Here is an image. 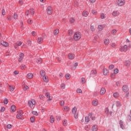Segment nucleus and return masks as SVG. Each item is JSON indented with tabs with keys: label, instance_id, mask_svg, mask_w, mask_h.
<instances>
[{
	"label": "nucleus",
	"instance_id": "nucleus-41",
	"mask_svg": "<svg viewBox=\"0 0 131 131\" xmlns=\"http://www.w3.org/2000/svg\"><path fill=\"white\" fill-rule=\"evenodd\" d=\"M91 74H93V75H95L97 74V71L93 70L91 71Z\"/></svg>",
	"mask_w": 131,
	"mask_h": 131
},
{
	"label": "nucleus",
	"instance_id": "nucleus-44",
	"mask_svg": "<svg viewBox=\"0 0 131 131\" xmlns=\"http://www.w3.org/2000/svg\"><path fill=\"white\" fill-rule=\"evenodd\" d=\"M81 83L83 84V83H85V79L83 77L81 78Z\"/></svg>",
	"mask_w": 131,
	"mask_h": 131
},
{
	"label": "nucleus",
	"instance_id": "nucleus-29",
	"mask_svg": "<svg viewBox=\"0 0 131 131\" xmlns=\"http://www.w3.org/2000/svg\"><path fill=\"white\" fill-rule=\"evenodd\" d=\"M70 21L71 24H74V23L75 22V19L73 17H71L70 19Z\"/></svg>",
	"mask_w": 131,
	"mask_h": 131
},
{
	"label": "nucleus",
	"instance_id": "nucleus-18",
	"mask_svg": "<svg viewBox=\"0 0 131 131\" xmlns=\"http://www.w3.org/2000/svg\"><path fill=\"white\" fill-rule=\"evenodd\" d=\"M103 74L104 75H108L109 74V71L107 69H103Z\"/></svg>",
	"mask_w": 131,
	"mask_h": 131
},
{
	"label": "nucleus",
	"instance_id": "nucleus-1",
	"mask_svg": "<svg viewBox=\"0 0 131 131\" xmlns=\"http://www.w3.org/2000/svg\"><path fill=\"white\" fill-rule=\"evenodd\" d=\"M81 38V33L79 32H76L74 34L73 39L75 41H77Z\"/></svg>",
	"mask_w": 131,
	"mask_h": 131
},
{
	"label": "nucleus",
	"instance_id": "nucleus-9",
	"mask_svg": "<svg viewBox=\"0 0 131 131\" xmlns=\"http://www.w3.org/2000/svg\"><path fill=\"white\" fill-rule=\"evenodd\" d=\"M22 45V42L21 41H19L17 42L15 45H14V48L16 50L18 49V47H20Z\"/></svg>",
	"mask_w": 131,
	"mask_h": 131
},
{
	"label": "nucleus",
	"instance_id": "nucleus-3",
	"mask_svg": "<svg viewBox=\"0 0 131 131\" xmlns=\"http://www.w3.org/2000/svg\"><path fill=\"white\" fill-rule=\"evenodd\" d=\"M22 116H23V112L21 110L18 111L16 118H17V119H23Z\"/></svg>",
	"mask_w": 131,
	"mask_h": 131
},
{
	"label": "nucleus",
	"instance_id": "nucleus-52",
	"mask_svg": "<svg viewBox=\"0 0 131 131\" xmlns=\"http://www.w3.org/2000/svg\"><path fill=\"white\" fill-rule=\"evenodd\" d=\"M10 92H13L14 90H15V87H13L12 86H9Z\"/></svg>",
	"mask_w": 131,
	"mask_h": 131
},
{
	"label": "nucleus",
	"instance_id": "nucleus-33",
	"mask_svg": "<svg viewBox=\"0 0 131 131\" xmlns=\"http://www.w3.org/2000/svg\"><path fill=\"white\" fill-rule=\"evenodd\" d=\"M68 123V122L67 120H64L62 122V123H63V125H64V126H67Z\"/></svg>",
	"mask_w": 131,
	"mask_h": 131
},
{
	"label": "nucleus",
	"instance_id": "nucleus-19",
	"mask_svg": "<svg viewBox=\"0 0 131 131\" xmlns=\"http://www.w3.org/2000/svg\"><path fill=\"white\" fill-rule=\"evenodd\" d=\"M125 66H126L127 67H128L130 66V61L129 60H126L124 62Z\"/></svg>",
	"mask_w": 131,
	"mask_h": 131
},
{
	"label": "nucleus",
	"instance_id": "nucleus-45",
	"mask_svg": "<svg viewBox=\"0 0 131 131\" xmlns=\"http://www.w3.org/2000/svg\"><path fill=\"white\" fill-rule=\"evenodd\" d=\"M97 39H98V36H95L94 37V39H93V42H94V43H96Z\"/></svg>",
	"mask_w": 131,
	"mask_h": 131
},
{
	"label": "nucleus",
	"instance_id": "nucleus-47",
	"mask_svg": "<svg viewBox=\"0 0 131 131\" xmlns=\"http://www.w3.org/2000/svg\"><path fill=\"white\" fill-rule=\"evenodd\" d=\"M65 86H66V85H65V84H64V83H62V84H61V85H60V87H61V89L62 90H64V89H65Z\"/></svg>",
	"mask_w": 131,
	"mask_h": 131
},
{
	"label": "nucleus",
	"instance_id": "nucleus-63",
	"mask_svg": "<svg viewBox=\"0 0 131 131\" xmlns=\"http://www.w3.org/2000/svg\"><path fill=\"white\" fill-rule=\"evenodd\" d=\"M31 122H33L34 121V120H35V118H34V117H32L31 118Z\"/></svg>",
	"mask_w": 131,
	"mask_h": 131
},
{
	"label": "nucleus",
	"instance_id": "nucleus-55",
	"mask_svg": "<svg viewBox=\"0 0 131 131\" xmlns=\"http://www.w3.org/2000/svg\"><path fill=\"white\" fill-rule=\"evenodd\" d=\"M113 68H114V66L113 64H111L109 66V69L110 70H112V69H113Z\"/></svg>",
	"mask_w": 131,
	"mask_h": 131
},
{
	"label": "nucleus",
	"instance_id": "nucleus-4",
	"mask_svg": "<svg viewBox=\"0 0 131 131\" xmlns=\"http://www.w3.org/2000/svg\"><path fill=\"white\" fill-rule=\"evenodd\" d=\"M117 5L118 7H122L125 5V1L124 0H118L117 2Z\"/></svg>",
	"mask_w": 131,
	"mask_h": 131
},
{
	"label": "nucleus",
	"instance_id": "nucleus-60",
	"mask_svg": "<svg viewBox=\"0 0 131 131\" xmlns=\"http://www.w3.org/2000/svg\"><path fill=\"white\" fill-rule=\"evenodd\" d=\"M2 14L3 16H5V15H6V11H5V9L2 10Z\"/></svg>",
	"mask_w": 131,
	"mask_h": 131
},
{
	"label": "nucleus",
	"instance_id": "nucleus-54",
	"mask_svg": "<svg viewBox=\"0 0 131 131\" xmlns=\"http://www.w3.org/2000/svg\"><path fill=\"white\" fill-rule=\"evenodd\" d=\"M85 121L86 122H89L90 121V118H89V117H85Z\"/></svg>",
	"mask_w": 131,
	"mask_h": 131
},
{
	"label": "nucleus",
	"instance_id": "nucleus-11",
	"mask_svg": "<svg viewBox=\"0 0 131 131\" xmlns=\"http://www.w3.org/2000/svg\"><path fill=\"white\" fill-rule=\"evenodd\" d=\"M104 28H105V26H104V25H99L98 26V29L99 31H102Z\"/></svg>",
	"mask_w": 131,
	"mask_h": 131
},
{
	"label": "nucleus",
	"instance_id": "nucleus-64",
	"mask_svg": "<svg viewBox=\"0 0 131 131\" xmlns=\"http://www.w3.org/2000/svg\"><path fill=\"white\" fill-rule=\"evenodd\" d=\"M105 113H106V114H108L109 113V108H106Z\"/></svg>",
	"mask_w": 131,
	"mask_h": 131
},
{
	"label": "nucleus",
	"instance_id": "nucleus-51",
	"mask_svg": "<svg viewBox=\"0 0 131 131\" xmlns=\"http://www.w3.org/2000/svg\"><path fill=\"white\" fill-rule=\"evenodd\" d=\"M77 66H78V63L77 62H76L73 65V68L75 69L76 67H77Z\"/></svg>",
	"mask_w": 131,
	"mask_h": 131
},
{
	"label": "nucleus",
	"instance_id": "nucleus-21",
	"mask_svg": "<svg viewBox=\"0 0 131 131\" xmlns=\"http://www.w3.org/2000/svg\"><path fill=\"white\" fill-rule=\"evenodd\" d=\"M42 40H43L42 38H41L40 37H38V38H37V43H41V42H42Z\"/></svg>",
	"mask_w": 131,
	"mask_h": 131
},
{
	"label": "nucleus",
	"instance_id": "nucleus-28",
	"mask_svg": "<svg viewBox=\"0 0 131 131\" xmlns=\"http://www.w3.org/2000/svg\"><path fill=\"white\" fill-rule=\"evenodd\" d=\"M113 97H114V98H118V97H119V94L117 92H115L113 94Z\"/></svg>",
	"mask_w": 131,
	"mask_h": 131
},
{
	"label": "nucleus",
	"instance_id": "nucleus-30",
	"mask_svg": "<svg viewBox=\"0 0 131 131\" xmlns=\"http://www.w3.org/2000/svg\"><path fill=\"white\" fill-rule=\"evenodd\" d=\"M29 12L31 15H34V9H31L29 10Z\"/></svg>",
	"mask_w": 131,
	"mask_h": 131
},
{
	"label": "nucleus",
	"instance_id": "nucleus-58",
	"mask_svg": "<svg viewBox=\"0 0 131 131\" xmlns=\"http://www.w3.org/2000/svg\"><path fill=\"white\" fill-rule=\"evenodd\" d=\"M93 95L94 97H97V96H99V92H95Z\"/></svg>",
	"mask_w": 131,
	"mask_h": 131
},
{
	"label": "nucleus",
	"instance_id": "nucleus-50",
	"mask_svg": "<svg viewBox=\"0 0 131 131\" xmlns=\"http://www.w3.org/2000/svg\"><path fill=\"white\" fill-rule=\"evenodd\" d=\"M116 32H117L116 30H112L111 33L112 34H116Z\"/></svg>",
	"mask_w": 131,
	"mask_h": 131
},
{
	"label": "nucleus",
	"instance_id": "nucleus-22",
	"mask_svg": "<svg viewBox=\"0 0 131 131\" xmlns=\"http://www.w3.org/2000/svg\"><path fill=\"white\" fill-rule=\"evenodd\" d=\"M43 80L45 82H49V78L47 76L43 77Z\"/></svg>",
	"mask_w": 131,
	"mask_h": 131
},
{
	"label": "nucleus",
	"instance_id": "nucleus-40",
	"mask_svg": "<svg viewBox=\"0 0 131 131\" xmlns=\"http://www.w3.org/2000/svg\"><path fill=\"white\" fill-rule=\"evenodd\" d=\"M69 32V35L71 36V35H72V34H73V31L72 30H70L68 31Z\"/></svg>",
	"mask_w": 131,
	"mask_h": 131
},
{
	"label": "nucleus",
	"instance_id": "nucleus-24",
	"mask_svg": "<svg viewBox=\"0 0 131 131\" xmlns=\"http://www.w3.org/2000/svg\"><path fill=\"white\" fill-rule=\"evenodd\" d=\"M50 121L51 123H54V122H55V118L53 116H51Z\"/></svg>",
	"mask_w": 131,
	"mask_h": 131
},
{
	"label": "nucleus",
	"instance_id": "nucleus-49",
	"mask_svg": "<svg viewBox=\"0 0 131 131\" xmlns=\"http://www.w3.org/2000/svg\"><path fill=\"white\" fill-rule=\"evenodd\" d=\"M118 72H119V70H118V69H116L114 71V73H115V74H117V73H118Z\"/></svg>",
	"mask_w": 131,
	"mask_h": 131
},
{
	"label": "nucleus",
	"instance_id": "nucleus-38",
	"mask_svg": "<svg viewBox=\"0 0 131 131\" xmlns=\"http://www.w3.org/2000/svg\"><path fill=\"white\" fill-rule=\"evenodd\" d=\"M90 29L91 31L94 32L95 30H96V28H95V26H91Z\"/></svg>",
	"mask_w": 131,
	"mask_h": 131
},
{
	"label": "nucleus",
	"instance_id": "nucleus-20",
	"mask_svg": "<svg viewBox=\"0 0 131 131\" xmlns=\"http://www.w3.org/2000/svg\"><path fill=\"white\" fill-rule=\"evenodd\" d=\"M74 54L73 53H70L69 54V58L71 59V60L74 59Z\"/></svg>",
	"mask_w": 131,
	"mask_h": 131
},
{
	"label": "nucleus",
	"instance_id": "nucleus-42",
	"mask_svg": "<svg viewBox=\"0 0 131 131\" xmlns=\"http://www.w3.org/2000/svg\"><path fill=\"white\" fill-rule=\"evenodd\" d=\"M65 76L67 79H70V75L69 74H66Z\"/></svg>",
	"mask_w": 131,
	"mask_h": 131
},
{
	"label": "nucleus",
	"instance_id": "nucleus-26",
	"mask_svg": "<svg viewBox=\"0 0 131 131\" xmlns=\"http://www.w3.org/2000/svg\"><path fill=\"white\" fill-rule=\"evenodd\" d=\"M70 110V108H69V106H64L63 107V110H64V112H68V111H69Z\"/></svg>",
	"mask_w": 131,
	"mask_h": 131
},
{
	"label": "nucleus",
	"instance_id": "nucleus-43",
	"mask_svg": "<svg viewBox=\"0 0 131 131\" xmlns=\"http://www.w3.org/2000/svg\"><path fill=\"white\" fill-rule=\"evenodd\" d=\"M76 92L78 94H82V91H81V89H77Z\"/></svg>",
	"mask_w": 131,
	"mask_h": 131
},
{
	"label": "nucleus",
	"instance_id": "nucleus-53",
	"mask_svg": "<svg viewBox=\"0 0 131 131\" xmlns=\"http://www.w3.org/2000/svg\"><path fill=\"white\" fill-rule=\"evenodd\" d=\"M13 127V125H12V124H8V125H7V128H8V129H10V128H12V127Z\"/></svg>",
	"mask_w": 131,
	"mask_h": 131
},
{
	"label": "nucleus",
	"instance_id": "nucleus-31",
	"mask_svg": "<svg viewBox=\"0 0 131 131\" xmlns=\"http://www.w3.org/2000/svg\"><path fill=\"white\" fill-rule=\"evenodd\" d=\"M53 34H54L55 35H58V34H59V29H56V30L54 31Z\"/></svg>",
	"mask_w": 131,
	"mask_h": 131
},
{
	"label": "nucleus",
	"instance_id": "nucleus-35",
	"mask_svg": "<svg viewBox=\"0 0 131 131\" xmlns=\"http://www.w3.org/2000/svg\"><path fill=\"white\" fill-rule=\"evenodd\" d=\"M73 114H74L75 113H76L77 111V108L75 107H74V108H73L72 110Z\"/></svg>",
	"mask_w": 131,
	"mask_h": 131
},
{
	"label": "nucleus",
	"instance_id": "nucleus-12",
	"mask_svg": "<svg viewBox=\"0 0 131 131\" xmlns=\"http://www.w3.org/2000/svg\"><path fill=\"white\" fill-rule=\"evenodd\" d=\"M122 91L124 92V93H127V92H128V88L126 85L123 86Z\"/></svg>",
	"mask_w": 131,
	"mask_h": 131
},
{
	"label": "nucleus",
	"instance_id": "nucleus-61",
	"mask_svg": "<svg viewBox=\"0 0 131 131\" xmlns=\"http://www.w3.org/2000/svg\"><path fill=\"white\" fill-rule=\"evenodd\" d=\"M74 114V118L76 119H77L78 118V116L77 113H75V114Z\"/></svg>",
	"mask_w": 131,
	"mask_h": 131
},
{
	"label": "nucleus",
	"instance_id": "nucleus-48",
	"mask_svg": "<svg viewBox=\"0 0 131 131\" xmlns=\"http://www.w3.org/2000/svg\"><path fill=\"white\" fill-rule=\"evenodd\" d=\"M32 114H33V115H35L36 116H37V115H38V113H37V112L36 111H33L32 112Z\"/></svg>",
	"mask_w": 131,
	"mask_h": 131
},
{
	"label": "nucleus",
	"instance_id": "nucleus-16",
	"mask_svg": "<svg viewBox=\"0 0 131 131\" xmlns=\"http://www.w3.org/2000/svg\"><path fill=\"white\" fill-rule=\"evenodd\" d=\"M27 77L29 79H31V78H33V73H29L27 75Z\"/></svg>",
	"mask_w": 131,
	"mask_h": 131
},
{
	"label": "nucleus",
	"instance_id": "nucleus-2",
	"mask_svg": "<svg viewBox=\"0 0 131 131\" xmlns=\"http://www.w3.org/2000/svg\"><path fill=\"white\" fill-rule=\"evenodd\" d=\"M35 100L34 99H31L28 101V105L31 108V109H33L34 107H35Z\"/></svg>",
	"mask_w": 131,
	"mask_h": 131
},
{
	"label": "nucleus",
	"instance_id": "nucleus-23",
	"mask_svg": "<svg viewBox=\"0 0 131 131\" xmlns=\"http://www.w3.org/2000/svg\"><path fill=\"white\" fill-rule=\"evenodd\" d=\"M104 43L106 46L107 45H109L110 43V41L109 40V39H108V38L105 39L104 40Z\"/></svg>",
	"mask_w": 131,
	"mask_h": 131
},
{
	"label": "nucleus",
	"instance_id": "nucleus-37",
	"mask_svg": "<svg viewBox=\"0 0 131 131\" xmlns=\"http://www.w3.org/2000/svg\"><path fill=\"white\" fill-rule=\"evenodd\" d=\"M100 18H101V19H105V18H106V17L105 16V14L101 13L100 14Z\"/></svg>",
	"mask_w": 131,
	"mask_h": 131
},
{
	"label": "nucleus",
	"instance_id": "nucleus-13",
	"mask_svg": "<svg viewBox=\"0 0 131 131\" xmlns=\"http://www.w3.org/2000/svg\"><path fill=\"white\" fill-rule=\"evenodd\" d=\"M112 15L114 17H117V16H119V11H114L113 12Z\"/></svg>",
	"mask_w": 131,
	"mask_h": 131
},
{
	"label": "nucleus",
	"instance_id": "nucleus-57",
	"mask_svg": "<svg viewBox=\"0 0 131 131\" xmlns=\"http://www.w3.org/2000/svg\"><path fill=\"white\" fill-rule=\"evenodd\" d=\"M60 105L61 106H64V105H65V102H64V101H61L60 102Z\"/></svg>",
	"mask_w": 131,
	"mask_h": 131
},
{
	"label": "nucleus",
	"instance_id": "nucleus-7",
	"mask_svg": "<svg viewBox=\"0 0 131 131\" xmlns=\"http://www.w3.org/2000/svg\"><path fill=\"white\" fill-rule=\"evenodd\" d=\"M99 94L101 96H103V95H105V94H106V89L104 88H102L100 89Z\"/></svg>",
	"mask_w": 131,
	"mask_h": 131
},
{
	"label": "nucleus",
	"instance_id": "nucleus-62",
	"mask_svg": "<svg viewBox=\"0 0 131 131\" xmlns=\"http://www.w3.org/2000/svg\"><path fill=\"white\" fill-rule=\"evenodd\" d=\"M28 24H32V20L30 19H29L28 20Z\"/></svg>",
	"mask_w": 131,
	"mask_h": 131
},
{
	"label": "nucleus",
	"instance_id": "nucleus-17",
	"mask_svg": "<svg viewBox=\"0 0 131 131\" xmlns=\"http://www.w3.org/2000/svg\"><path fill=\"white\" fill-rule=\"evenodd\" d=\"M82 16L83 17H88V16H89V12L86 11H83Z\"/></svg>",
	"mask_w": 131,
	"mask_h": 131
},
{
	"label": "nucleus",
	"instance_id": "nucleus-36",
	"mask_svg": "<svg viewBox=\"0 0 131 131\" xmlns=\"http://www.w3.org/2000/svg\"><path fill=\"white\" fill-rule=\"evenodd\" d=\"M40 74L41 76L43 77L45 76V75H46V72L43 71H41L40 73Z\"/></svg>",
	"mask_w": 131,
	"mask_h": 131
},
{
	"label": "nucleus",
	"instance_id": "nucleus-6",
	"mask_svg": "<svg viewBox=\"0 0 131 131\" xmlns=\"http://www.w3.org/2000/svg\"><path fill=\"white\" fill-rule=\"evenodd\" d=\"M120 52H126L127 51V46L124 45L120 47Z\"/></svg>",
	"mask_w": 131,
	"mask_h": 131
},
{
	"label": "nucleus",
	"instance_id": "nucleus-10",
	"mask_svg": "<svg viewBox=\"0 0 131 131\" xmlns=\"http://www.w3.org/2000/svg\"><path fill=\"white\" fill-rule=\"evenodd\" d=\"M99 104V101L97 99H94L92 101V105L93 106H98Z\"/></svg>",
	"mask_w": 131,
	"mask_h": 131
},
{
	"label": "nucleus",
	"instance_id": "nucleus-59",
	"mask_svg": "<svg viewBox=\"0 0 131 131\" xmlns=\"http://www.w3.org/2000/svg\"><path fill=\"white\" fill-rule=\"evenodd\" d=\"M85 130H87V131L90 130V126H89L88 125L85 126Z\"/></svg>",
	"mask_w": 131,
	"mask_h": 131
},
{
	"label": "nucleus",
	"instance_id": "nucleus-32",
	"mask_svg": "<svg viewBox=\"0 0 131 131\" xmlns=\"http://www.w3.org/2000/svg\"><path fill=\"white\" fill-rule=\"evenodd\" d=\"M92 13L93 15H97L98 14V12L95 9H93L92 10Z\"/></svg>",
	"mask_w": 131,
	"mask_h": 131
},
{
	"label": "nucleus",
	"instance_id": "nucleus-15",
	"mask_svg": "<svg viewBox=\"0 0 131 131\" xmlns=\"http://www.w3.org/2000/svg\"><path fill=\"white\" fill-rule=\"evenodd\" d=\"M23 58H24V54L21 53L19 55V58H18V61L19 62H21L23 60Z\"/></svg>",
	"mask_w": 131,
	"mask_h": 131
},
{
	"label": "nucleus",
	"instance_id": "nucleus-25",
	"mask_svg": "<svg viewBox=\"0 0 131 131\" xmlns=\"http://www.w3.org/2000/svg\"><path fill=\"white\" fill-rule=\"evenodd\" d=\"M115 104H116L117 107H120L121 106V103L118 101H115Z\"/></svg>",
	"mask_w": 131,
	"mask_h": 131
},
{
	"label": "nucleus",
	"instance_id": "nucleus-5",
	"mask_svg": "<svg viewBox=\"0 0 131 131\" xmlns=\"http://www.w3.org/2000/svg\"><path fill=\"white\" fill-rule=\"evenodd\" d=\"M47 13L48 15H52L53 13V8L51 6H48L47 8Z\"/></svg>",
	"mask_w": 131,
	"mask_h": 131
},
{
	"label": "nucleus",
	"instance_id": "nucleus-56",
	"mask_svg": "<svg viewBox=\"0 0 131 131\" xmlns=\"http://www.w3.org/2000/svg\"><path fill=\"white\" fill-rule=\"evenodd\" d=\"M8 103H9V101H8V99L5 98L4 100V104H5V105H7Z\"/></svg>",
	"mask_w": 131,
	"mask_h": 131
},
{
	"label": "nucleus",
	"instance_id": "nucleus-27",
	"mask_svg": "<svg viewBox=\"0 0 131 131\" xmlns=\"http://www.w3.org/2000/svg\"><path fill=\"white\" fill-rule=\"evenodd\" d=\"M1 45L4 47H9V43L7 42L3 41L1 43Z\"/></svg>",
	"mask_w": 131,
	"mask_h": 131
},
{
	"label": "nucleus",
	"instance_id": "nucleus-46",
	"mask_svg": "<svg viewBox=\"0 0 131 131\" xmlns=\"http://www.w3.org/2000/svg\"><path fill=\"white\" fill-rule=\"evenodd\" d=\"M13 17L15 20H17V19H18V14L17 13H14Z\"/></svg>",
	"mask_w": 131,
	"mask_h": 131
},
{
	"label": "nucleus",
	"instance_id": "nucleus-34",
	"mask_svg": "<svg viewBox=\"0 0 131 131\" xmlns=\"http://www.w3.org/2000/svg\"><path fill=\"white\" fill-rule=\"evenodd\" d=\"M20 67L21 70H25V69H26V66L24 64L21 65Z\"/></svg>",
	"mask_w": 131,
	"mask_h": 131
},
{
	"label": "nucleus",
	"instance_id": "nucleus-14",
	"mask_svg": "<svg viewBox=\"0 0 131 131\" xmlns=\"http://www.w3.org/2000/svg\"><path fill=\"white\" fill-rule=\"evenodd\" d=\"M10 111L12 113H14L16 111V106L14 105H12L10 108Z\"/></svg>",
	"mask_w": 131,
	"mask_h": 131
},
{
	"label": "nucleus",
	"instance_id": "nucleus-39",
	"mask_svg": "<svg viewBox=\"0 0 131 131\" xmlns=\"http://www.w3.org/2000/svg\"><path fill=\"white\" fill-rule=\"evenodd\" d=\"M24 90L25 91H29V88L28 86L27 85H25L24 86Z\"/></svg>",
	"mask_w": 131,
	"mask_h": 131
},
{
	"label": "nucleus",
	"instance_id": "nucleus-8",
	"mask_svg": "<svg viewBox=\"0 0 131 131\" xmlns=\"http://www.w3.org/2000/svg\"><path fill=\"white\" fill-rule=\"evenodd\" d=\"M98 129H99V127L98 126V125L94 124L93 125L92 127V131H98Z\"/></svg>",
	"mask_w": 131,
	"mask_h": 131
}]
</instances>
